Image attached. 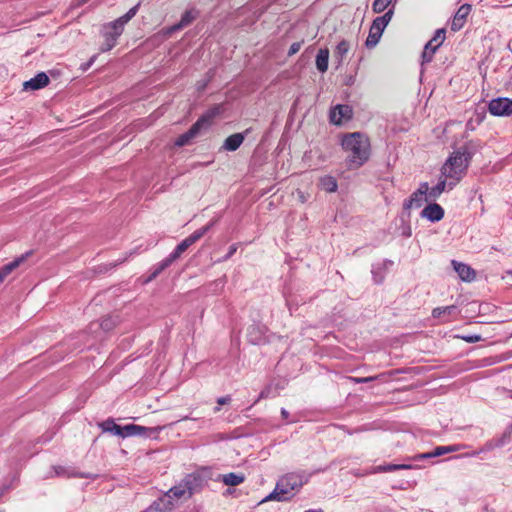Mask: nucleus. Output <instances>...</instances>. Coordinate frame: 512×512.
<instances>
[{
  "mask_svg": "<svg viewBox=\"0 0 512 512\" xmlns=\"http://www.w3.org/2000/svg\"><path fill=\"white\" fill-rule=\"evenodd\" d=\"M209 470L201 469L185 475L178 483L164 493L168 500L177 508L188 501L193 495L200 493L210 480Z\"/></svg>",
  "mask_w": 512,
  "mask_h": 512,
  "instance_id": "1",
  "label": "nucleus"
},
{
  "mask_svg": "<svg viewBox=\"0 0 512 512\" xmlns=\"http://www.w3.org/2000/svg\"><path fill=\"white\" fill-rule=\"evenodd\" d=\"M479 149L480 144L477 142L469 141L465 143L446 160L441 168V175L457 184L465 175L472 157Z\"/></svg>",
  "mask_w": 512,
  "mask_h": 512,
  "instance_id": "2",
  "label": "nucleus"
},
{
  "mask_svg": "<svg viewBox=\"0 0 512 512\" xmlns=\"http://www.w3.org/2000/svg\"><path fill=\"white\" fill-rule=\"evenodd\" d=\"M342 148L348 153L346 162L349 169H358L363 166L370 157V141L360 132L344 135L341 142Z\"/></svg>",
  "mask_w": 512,
  "mask_h": 512,
  "instance_id": "3",
  "label": "nucleus"
},
{
  "mask_svg": "<svg viewBox=\"0 0 512 512\" xmlns=\"http://www.w3.org/2000/svg\"><path fill=\"white\" fill-rule=\"evenodd\" d=\"M311 475V473L304 470H299L282 476L277 482L274 490L266 496L262 502L289 500L293 496L292 491L299 489L306 484Z\"/></svg>",
  "mask_w": 512,
  "mask_h": 512,
  "instance_id": "4",
  "label": "nucleus"
},
{
  "mask_svg": "<svg viewBox=\"0 0 512 512\" xmlns=\"http://www.w3.org/2000/svg\"><path fill=\"white\" fill-rule=\"evenodd\" d=\"M140 3L130 8L123 16L103 26L101 35L104 41L100 47L101 52L110 51L117 44L118 38L124 31V26L137 14Z\"/></svg>",
  "mask_w": 512,
  "mask_h": 512,
  "instance_id": "5",
  "label": "nucleus"
},
{
  "mask_svg": "<svg viewBox=\"0 0 512 512\" xmlns=\"http://www.w3.org/2000/svg\"><path fill=\"white\" fill-rule=\"evenodd\" d=\"M221 112V107L216 105L211 109L207 110L198 120L186 131L181 134L175 141V145L182 147L188 145L193 138H195L202 129L208 128L212 120L219 115Z\"/></svg>",
  "mask_w": 512,
  "mask_h": 512,
  "instance_id": "6",
  "label": "nucleus"
},
{
  "mask_svg": "<svg viewBox=\"0 0 512 512\" xmlns=\"http://www.w3.org/2000/svg\"><path fill=\"white\" fill-rule=\"evenodd\" d=\"M445 33L446 31L444 28L437 29L434 37L428 43H426L422 52V65L432 61L434 53L445 39Z\"/></svg>",
  "mask_w": 512,
  "mask_h": 512,
  "instance_id": "7",
  "label": "nucleus"
},
{
  "mask_svg": "<svg viewBox=\"0 0 512 512\" xmlns=\"http://www.w3.org/2000/svg\"><path fill=\"white\" fill-rule=\"evenodd\" d=\"M428 183H420L419 188L414 191L411 196L404 200L403 208L409 210L411 208H420L425 202L430 201L427 195Z\"/></svg>",
  "mask_w": 512,
  "mask_h": 512,
  "instance_id": "8",
  "label": "nucleus"
},
{
  "mask_svg": "<svg viewBox=\"0 0 512 512\" xmlns=\"http://www.w3.org/2000/svg\"><path fill=\"white\" fill-rule=\"evenodd\" d=\"M490 114L498 117L512 115V99L506 97H498L492 99L488 104Z\"/></svg>",
  "mask_w": 512,
  "mask_h": 512,
  "instance_id": "9",
  "label": "nucleus"
},
{
  "mask_svg": "<svg viewBox=\"0 0 512 512\" xmlns=\"http://www.w3.org/2000/svg\"><path fill=\"white\" fill-rule=\"evenodd\" d=\"M352 115L353 110L349 105L338 104L331 108L329 120L335 125H341L344 121L350 120Z\"/></svg>",
  "mask_w": 512,
  "mask_h": 512,
  "instance_id": "10",
  "label": "nucleus"
},
{
  "mask_svg": "<svg viewBox=\"0 0 512 512\" xmlns=\"http://www.w3.org/2000/svg\"><path fill=\"white\" fill-rule=\"evenodd\" d=\"M456 185L455 182H453L449 178H445L441 175V178L439 182L432 188L428 187L427 195L430 200H436L444 191L446 190H452L454 186Z\"/></svg>",
  "mask_w": 512,
  "mask_h": 512,
  "instance_id": "11",
  "label": "nucleus"
},
{
  "mask_svg": "<svg viewBox=\"0 0 512 512\" xmlns=\"http://www.w3.org/2000/svg\"><path fill=\"white\" fill-rule=\"evenodd\" d=\"M445 214L444 209L437 203H429L420 213L422 218L430 222H439L443 219Z\"/></svg>",
  "mask_w": 512,
  "mask_h": 512,
  "instance_id": "12",
  "label": "nucleus"
},
{
  "mask_svg": "<svg viewBox=\"0 0 512 512\" xmlns=\"http://www.w3.org/2000/svg\"><path fill=\"white\" fill-rule=\"evenodd\" d=\"M470 12H471L470 4L461 5L453 17V20L451 23V29L453 31H459L464 26L467 16L469 15Z\"/></svg>",
  "mask_w": 512,
  "mask_h": 512,
  "instance_id": "13",
  "label": "nucleus"
},
{
  "mask_svg": "<svg viewBox=\"0 0 512 512\" xmlns=\"http://www.w3.org/2000/svg\"><path fill=\"white\" fill-rule=\"evenodd\" d=\"M198 14L195 8L186 10L182 14L180 21L168 28V33H173L187 27L197 18Z\"/></svg>",
  "mask_w": 512,
  "mask_h": 512,
  "instance_id": "14",
  "label": "nucleus"
},
{
  "mask_svg": "<svg viewBox=\"0 0 512 512\" xmlns=\"http://www.w3.org/2000/svg\"><path fill=\"white\" fill-rule=\"evenodd\" d=\"M174 504L171 500H168L163 494L156 500H154L146 509L145 512H172L174 510Z\"/></svg>",
  "mask_w": 512,
  "mask_h": 512,
  "instance_id": "15",
  "label": "nucleus"
},
{
  "mask_svg": "<svg viewBox=\"0 0 512 512\" xmlns=\"http://www.w3.org/2000/svg\"><path fill=\"white\" fill-rule=\"evenodd\" d=\"M384 30H385V27H383L382 25H380L379 23H377L373 20L372 25L369 30L368 37L365 42L366 47L367 48L375 47L378 44Z\"/></svg>",
  "mask_w": 512,
  "mask_h": 512,
  "instance_id": "16",
  "label": "nucleus"
},
{
  "mask_svg": "<svg viewBox=\"0 0 512 512\" xmlns=\"http://www.w3.org/2000/svg\"><path fill=\"white\" fill-rule=\"evenodd\" d=\"M49 83V77L46 73L40 72L23 84L24 90H39Z\"/></svg>",
  "mask_w": 512,
  "mask_h": 512,
  "instance_id": "17",
  "label": "nucleus"
},
{
  "mask_svg": "<svg viewBox=\"0 0 512 512\" xmlns=\"http://www.w3.org/2000/svg\"><path fill=\"white\" fill-rule=\"evenodd\" d=\"M31 251L26 252L25 254H22L21 256L17 257L10 263L4 265L0 270V284L4 281V279L17 267H19L29 255H31Z\"/></svg>",
  "mask_w": 512,
  "mask_h": 512,
  "instance_id": "18",
  "label": "nucleus"
},
{
  "mask_svg": "<svg viewBox=\"0 0 512 512\" xmlns=\"http://www.w3.org/2000/svg\"><path fill=\"white\" fill-rule=\"evenodd\" d=\"M393 265V261L385 259L383 262L372 265V276L376 284H381L385 277V271Z\"/></svg>",
  "mask_w": 512,
  "mask_h": 512,
  "instance_id": "19",
  "label": "nucleus"
},
{
  "mask_svg": "<svg viewBox=\"0 0 512 512\" xmlns=\"http://www.w3.org/2000/svg\"><path fill=\"white\" fill-rule=\"evenodd\" d=\"M247 132L248 131L245 133H235L228 136L222 145V149L231 152L236 151L243 143Z\"/></svg>",
  "mask_w": 512,
  "mask_h": 512,
  "instance_id": "20",
  "label": "nucleus"
},
{
  "mask_svg": "<svg viewBox=\"0 0 512 512\" xmlns=\"http://www.w3.org/2000/svg\"><path fill=\"white\" fill-rule=\"evenodd\" d=\"M452 265L462 280L471 281L475 278V271L467 264L453 260Z\"/></svg>",
  "mask_w": 512,
  "mask_h": 512,
  "instance_id": "21",
  "label": "nucleus"
},
{
  "mask_svg": "<svg viewBox=\"0 0 512 512\" xmlns=\"http://www.w3.org/2000/svg\"><path fill=\"white\" fill-rule=\"evenodd\" d=\"M53 471H54V476H57V477H65V478H71V477H76V478H88V475L87 474H84V473H80V472H76L74 469H72L71 467H66V466H61V465H56V466H53L52 467Z\"/></svg>",
  "mask_w": 512,
  "mask_h": 512,
  "instance_id": "22",
  "label": "nucleus"
},
{
  "mask_svg": "<svg viewBox=\"0 0 512 512\" xmlns=\"http://www.w3.org/2000/svg\"><path fill=\"white\" fill-rule=\"evenodd\" d=\"M173 262L170 260V258L167 256L165 259L157 263L151 268L150 275L145 280V283L153 281L155 278H157L166 268H168Z\"/></svg>",
  "mask_w": 512,
  "mask_h": 512,
  "instance_id": "23",
  "label": "nucleus"
},
{
  "mask_svg": "<svg viewBox=\"0 0 512 512\" xmlns=\"http://www.w3.org/2000/svg\"><path fill=\"white\" fill-rule=\"evenodd\" d=\"M217 221V219L211 220L205 226L195 230L191 235L186 237V239L189 241L191 245H193L198 240H200L217 223Z\"/></svg>",
  "mask_w": 512,
  "mask_h": 512,
  "instance_id": "24",
  "label": "nucleus"
},
{
  "mask_svg": "<svg viewBox=\"0 0 512 512\" xmlns=\"http://www.w3.org/2000/svg\"><path fill=\"white\" fill-rule=\"evenodd\" d=\"M328 61H329V50L328 48H321L316 56V67L318 71L324 73L328 69Z\"/></svg>",
  "mask_w": 512,
  "mask_h": 512,
  "instance_id": "25",
  "label": "nucleus"
},
{
  "mask_svg": "<svg viewBox=\"0 0 512 512\" xmlns=\"http://www.w3.org/2000/svg\"><path fill=\"white\" fill-rule=\"evenodd\" d=\"M122 434H120L121 437H129V436H142L145 435L147 428L135 425V424H128L121 428Z\"/></svg>",
  "mask_w": 512,
  "mask_h": 512,
  "instance_id": "26",
  "label": "nucleus"
},
{
  "mask_svg": "<svg viewBox=\"0 0 512 512\" xmlns=\"http://www.w3.org/2000/svg\"><path fill=\"white\" fill-rule=\"evenodd\" d=\"M457 450L458 449L456 446H438L434 449L433 452L420 454L416 458L417 459L432 458V457L444 455L446 453L455 452Z\"/></svg>",
  "mask_w": 512,
  "mask_h": 512,
  "instance_id": "27",
  "label": "nucleus"
},
{
  "mask_svg": "<svg viewBox=\"0 0 512 512\" xmlns=\"http://www.w3.org/2000/svg\"><path fill=\"white\" fill-rule=\"evenodd\" d=\"M319 186L321 189L326 192L333 193L337 191L338 183L335 177L330 175H325L320 178Z\"/></svg>",
  "mask_w": 512,
  "mask_h": 512,
  "instance_id": "28",
  "label": "nucleus"
},
{
  "mask_svg": "<svg viewBox=\"0 0 512 512\" xmlns=\"http://www.w3.org/2000/svg\"><path fill=\"white\" fill-rule=\"evenodd\" d=\"M411 465L409 464H386L379 465L372 469L370 473H382V472H393L397 470H406L411 469Z\"/></svg>",
  "mask_w": 512,
  "mask_h": 512,
  "instance_id": "29",
  "label": "nucleus"
},
{
  "mask_svg": "<svg viewBox=\"0 0 512 512\" xmlns=\"http://www.w3.org/2000/svg\"><path fill=\"white\" fill-rule=\"evenodd\" d=\"M248 339L253 344H259L264 337L263 330L257 325H251L247 332Z\"/></svg>",
  "mask_w": 512,
  "mask_h": 512,
  "instance_id": "30",
  "label": "nucleus"
},
{
  "mask_svg": "<svg viewBox=\"0 0 512 512\" xmlns=\"http://www.w3.org/2000/svg\"><path fill=\"white\" fill-rule=\"evenodd\" d=\"M245 480V476L243 474H236V473H228L225 475H222V482L227 486H237L241 483H243Z\"/></svg>",
  "mask_w": 512,
  "mask_h": 512,
  "instance_id": "31",
  "label": "nucleus"
},
{
  "mask_svg": "<svg viewBox=\"0 0 512 512\" xmlns=\"http://www.w3.org/2000/svg\"><path fill=\"white\" fill-rule=\"evenodd\" d=\"M191 246V244L189 243V241L185 238L184 240H182L176 247L175 249L168 255V257L170 258V260L172 262L176 261L189 247Z\"/></svg>",
  "mask_w": 512,
  "mask_h": 512,
  "instance_id": "32",
  "label": "nucleus"
},
{
  "mask_svg": "<svg viewBox=\"0 0 512 512\" xmlns=\"http://www.w3.org/2000/svg\"><path fill=\"white\" fill-rule=\"evenodd\" d=\"M101 429L104 432H110L114 435L120 436L122 434L121 426L117 425L113 419H107L100 424Z\"/></svg>",
  "mask_w": 512,
  "mask_h": 512,
  "instance_id": "33",
  "label": "nucleus"
},
{
  "mask_svg": "<svg viewBox=\"0 0 512 512\" xmlns=\"http://www.w3.org/2000/svg\"><path fill=\"white\" fill-rule=\"evenodd\" d=\"M350 49L348 41L342 40L338 43L335 49V56L339 58V63L343 60Z\"/></svg>",
  "mask_w": 512,
  "mask_h": 512,
  "instance_id": "34",
  "label": "nucleus"
},
{
  "mask_svg": "<svg viewBox=\"0 0 512 512\" xmlns=\"http://www.w3.org/2000/svg\"><path fill=\"white\" fill-rule=\"evenodd\" d=\"M506 438H507V435L505 434L499 439L488 441L485 444L482 451H490V450H493L494 448H499V447L504 446Z\"/></svg>",
  "mask_w": 512,
  "mask_h": 512,
  "instance_id": "35",
  "label": "nucleus"
},
{
  "mask_svg": "<svg viewBox=\"0 0 512 512\" xmlns=\"http://www.w3.org/2000/svg\"><path fill=\"white\" fill-rule=\"evenodd\" d=\"M455 309H456V307L454 305L445 306V307H437V308L433 309L432 316L434 318H440L441 316H443L445 314H451Z\"/></svg>",
  "mask_w": 512,
  "mask_h": 512,
  "instance_id": "36",
  "label": "nucleus"
},
{
  "mask_svg": "<svg viewBox=\"0 0 512 512\" xmlns=\"http://www.w3.org/2000/svg\"><path fill=\"white\" fill-rule=\"evenodd\" d=\"M391 2L392 0H374L372 10L374 13H381L391 4Z\"/></svg>",
  "mask_w": 512,
  "mask_h": 512,
  "instance_id": "37",
  "label": "nucleus"
},
{
  "mask_svg": "<svg viewBox=\"0 0 512 512\" xmlns=\"http://www.w3.org/2000/svg\"><path fill=\"white\" fill-rule=\"evenodd\" d=\"M393 14H394V10L393 9H389L384 15L376 17L374 19V21L379 23L380 25H382L383 27L386 28V26L391 21V19L393 17Z\"/></svg>",
  "mask_w": 512,
  "mask_h": 512,
  "instance_id": "38",
  "label": "nucleus"
},
{
  "mask_svg": "<svg viewBox=\"0 0 512 512\" xmlns=\"http://www.w3.org/2000/svg\"><path fill=\"white\" fill-rule=\"evenodd\" d=\"M116 325V321L113 317H107L105 319H103L100 323V327L104 330V331H110L112 330Z\"/></svg>",
  "mask_w": 512,
  "mask_h": 512,
  "instance_id": "39",
  "label": "nucleus"
},
{
  "mask_svg": "<svg viewBox=\"0 0 512 512\" xmlns=\"http://www.w3.org/2000/svg\"><path fill=\"white\" fill-rule=\"evenodd\" d=\"M376 377L369 376V377H350L349 379L354 383H368L375 379Z\"/></svg>",
  "mask_w": 512,
  "mask_h": 512,
  "instance_id": "40",
  "label": "nucleus"
},
{
  "mask_svg": "<svg viewBox=\"0 0 512 512\" xmlns=\"http://www.w3.org/2000/svg\"><path fill=\"white\" fill-rule=\"evenodd\" d=\"M302 43L303 42H294V43H292L290 48H289V50H288V55L292 56V55L296 54L301 49Z\"/></svg>",
  "mask_w": 512,
  "mask_h": 512,
  "instance_id": "41",
  "label": "nucleus"
},
{
  "mask_svg": "<svg viewBox=\"0 0 512 512\" xmlns=\"http://www.w3.org/2000/svg\"><path fill=\"white\" fill-rule=\"evenodd\" d=\"M463 339L469 343H474V342L479 341L481 339V336L480 335H470V336L463 337Z\"/></svg>",
  "mask_w": 512,
  "mask_h": 512,
  "instance_id": "42",
  "label": "nucleus"
},
{
  "mask_svg": "<svg viewBox=\"0 0 512 512\" xmlns=\"http://www.w3.org/2000/svg\"><path fill=\"white\" fill-rule=\"evenodd\" d=\"M236 250H237L236 245H231V246L229 247V251H228V253L224 256V258H223V259H224V260H228V259H229L230 257H232V255L236 252Z\"/></svg>",
  "mask_w": 512,
  "mask_h": 512,
  "instance_id": "43",
  "label": "nucleus"
},
{
  "mask_svg": "<svg viewBox=\"0 0 512 512\" xmlns=\"http://www.w3.org/2000/svg\"><path fill=\"white\" fill-rule=\"evenodd\" d=\"M230 401H231L230 396H224V397L218 398L217 403H218V405H224V404L229 403Z\"/></svg>",
  "mask_w": 512,
  "mask_h": 512,
  "instance_id": "44",
  "label": "nucleus"
},
{
  "mask_svg": "<svg viewBox=\"0 0 512 512\" xmlns=\"http://www.w3.org/2000/svg\"><path fill=\"white\" fill-rule=\"evenodd\" d=\"M267 396H268V392H267V390H266V389H265V390H262V391L260 392V394H259L258 400H259V399H262V398H266Z\"/></svg>",
  "mask_w": 512,
  "mask_h": 512,
  "instance_id": "45",
  "label": "nucleus"
},
{
  "mask_svg": "<svg viewBox=\"0 0 512 512\" xmlns=\"http://www.w3.org/2000/svg\"><path fill=\"white\" fill-rule=\"evenodd\" d=\"M281 415L284 419H287L288 416H289V412L285 409V408H282L281 409Z\"/></svg>",
  "mask_w": 512,
  "mask_h": 512,
  "instance_id": "46",
  "label": "nucleus"
},
{
  "mask_svg": "<svg viewBox=\"0 0 512 512\" xmlns=\"http://www.w3.org/2000/svg\"><path fill=\"white\" fill-rule=\"evenodd\" d=\"M304 512H324L322 509H308V510H305Z\"/></svg>",
  "mask_w": 512,
  "mask_h": 512,
  "instance_id": "47",
  "label": "nucleus"
},
{
  "mask_svg": "<svg viewBox=\"0 0 512 512\" xmlns=\"http://www.w3.org/2000/svg\"><path fill=\"white\" fill-rule=\"evenodd\" d=\"M407 237L411 236V231H410V228H408V230H405V233H404Z\"/></svg>",
  "mask_w": 512,
  "mask_h": 512,
  "instance_id": "48",
  "label": "nucleus"
},
{
  "mask_svg": "<svg viewBox=\"0 0 512 512\" xmlns=\"http://www.w3.org/2000/svg\"><path fill=\"white\" fill-rule=\"evenodd\" d=\"M407 237L411 236V231H410V228H408V230H405V233H404Z\"/></svg>",
  "mask_w": 512,
  "mask_h": 512,
  "instance_id": "49",
  "label": "nucleus"
},
{
  "mask_svg": "<svg viewBox=\"0 0 512 512\" xmlns=\"http://www.w3.org/2000/svg\"><path fill=\"white\" fill-rule=\"evenodd\" d=\"M93 60H94V58H92V59L90 60V62L86 64V67H84V70H86V69H87V67H89V66L91 65V63L93 62Z\"/></svg>",
  "mask_w": 512,
  "mask_h": 512,
  "instance_id": "50",
  "label": "nucleus"
},
{
  "mask_svg": "<svg viewBox=\"0 0 512 512\" xmlns=\"http://www.w3.org/2000/svg\"><path fill=\"white\" fill-rule=\"evenodd\" d=\"M219 411H220V405H219V406H216V407L214 408V412H215V413H217V412H219Z\"/></svg>",
  "mask_w": 512,
  "mask_h": 512,
  "instance_id": "51",
  "label": "nucleus"
},
{
  "mask_svg": "<svg viewBox=\"0 0 512 512\" xmlns=\"http://www.w3.org/2000/svg\"><path fill=\"white\" fill-rule=\"evenodd\" d=\"M206 86V82L203 84H200L199 89H203Z\"/></svg>",
  "mask_w": 512,
  "mask_h": 512,
  "instance_id": "52",
  "label": "nucleus"
}]
</instances>
